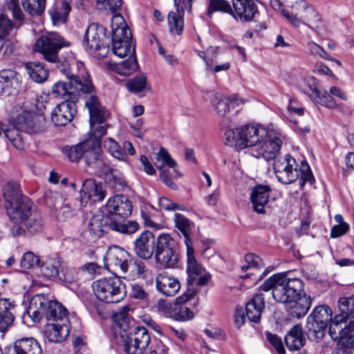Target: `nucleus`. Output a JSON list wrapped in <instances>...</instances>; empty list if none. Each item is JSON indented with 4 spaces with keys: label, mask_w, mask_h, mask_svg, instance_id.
I'll return each instance as SVG.
<instances>
[{
    "label": "nucleus",
    "mask_w": 354,
    "mask_h": 354,
    "mask_svg": "<svg viewBox=\"0 0 354 354\" xmlns=\"http://www.w3.org/2000/svg\"><path fill=\"white\" fill-rule=\"evenodd\" d=\"M14 24L8 17L0 14V40L5 39L13 30Z\"/></svg>",
    "instance_id": "nucleus-54"
},
{
    "label": "nucleus",
    "mask_w": 354,
    "mask_h": 354,
    "mask_svg": "<svg viewBox=\"0 0 354 354\" xmlns=\"http://www.w3.org/2000/svg\"><path fill=\"white\" fill-rule=\"evenodd\" d=\"M92 287L96 297L106 303H118L127 294L124 283L117 276L97 280L93 283Z\"/></svg>",
    "instance_id": "nucleus-8"
},
{
    "label": "nucleus",
    "mask_w": 354,
    "mask_h": 354,
    "mask_svg": "<svg viewBox=\"0 0 354 354\" xmlns=\"http://www.w3.org/2000/svg\"><path fill=\"white\" fill-rule=\"evenodd\" d=\"M51 301L44 294H37L31 298L27 313L35 323L39 322L45 317Z\"/></svg>",
    "instance_id": "nucleus-20"
},
{
    "label": "nucleus",
    "mask_w": 354,
    "mask_h": 354,
    "mask_svg": "<svg viewBox=\"0 0 354 354\" xmlns=\"http://www.w3.org/2000/svg\"><path fill=\"white\" fill-rule=\"evenodd\" d=\"M138 67V64L135 55L129 56L127 59L118 64L116 66V72L120 75L126 76L136 71Z\"/></svg>",
    "instance_id": "nucleus-47"
},
{
    "label": "nucleus",
    "mask_w": 354,
    "mask_h": 354,
    "mask_svg": "<svg viewBox=\"0 0 354 354\" xmlns=\"http://www.w3.org/2000/svg\"><path fill=\"white\" fill-rule=\"evenodd\" d=\"M350 310L335 316L329 325L328 333L337 345L352 351L354 348V317Z\"/></svg>",
    "instance_id": "nucleus-7"
},
{
    "label": "nucleus",
    "mask_w": 354,
    "mask_h": 354,
    "mask_svg": "<svg viewBox=\"0 0 354 354\" xmlns=\"http://www.w3.org/2000/svg\"><path fill=\"white\" fill-rule=\"evenodd\" d=\"M21 4L30 16H39L44 11L46 0H21Z\"/></svg>",
    "instance_id": "nucleus-45"
},
{
    "label": "nucleus",
    "mask_w": 354,
    "mask_h": 354,
    "mask_svg": "<svg viewBox=\"0 0 354 354\" xmlns=\"http://www.w3.org/2000/svg\"><path fill=\"white\" fill-rule=\"evenodd\" d=\"M195 295V290L188 288L182 296L176 299L171 313V317L179 321H187L194 317L193 312L187 307L183 306L185 302L191 299Z\"/></svg>",
    "instance_id": "nucleus-22"
},
{
    "label": "nucleus",
    "mask_w": 354,
    "mask_h": 354,
    "mask_svg": "<svg viewBox=\"0 0 354 354\" xmlns=\"http://www.w3.org/2000/svg\"><path fill=\"white\" fill-rule=\"evenodd\" d=\"M85 104L89 111L90 124L92 128L95 123L102 124L106 120L105 111L95 95H91Z\"/></svg>",
    "instance_id": "nucleus-32"
},
{
    "label": "nucleus",
    "mask_w": 354,
    "mask_h": 354,
    "mask_svg": "<svg viewBox=\"0 0 354 354\" xmlns=\"http://www.w3.org/2000/svg\"><path fill=\"white\" fill-rule=\"evenodd\" d=\"M304 283L298 278H287L281 273L274 274L260 286L263 291L272 290V297L279 303L287 305L299 299L303 292Z\"/></svg>",
    "instance_id": "nucleus-4"
},
{
    "label": "nucleus",
    "mask_w": 354,
    "mask_h": 354,
    "mask_svg": "<svg viewBox=\"0 0 354 354\" xmlns=\"http://www.w3.org/2000/svg\"><path fill=\"white\" fill-rule=\"evenodd\" d=\"M310 308V298H301L295 299L286 305V310L292 317L301 318L304 317Z\"/></svg>",
    "instance_id": "nucleus-38"
},
{
    "label": "nucleus",
    "mask_w": 354,
    "mask_h": 354,
    "mask_svg": "<svg viewBox=\"0 0 354 354\" xmlns=\"http://www.w3.org/2000/svg\"><path fill=\"white\" fill-rule=\"evenodd\" d=\"M267 140L257 149L258 156L266 160H275L283 142V136L278 131H266Z\"/></svg>",
    "instance_id": "nucleus-16"
},
{
    "label": "nucleus",
    "mask_w": 354,
    "mask_h": 354,
    "mask_svg": "<svg viewBox=\"0 0 354 354\" xmlns=\"http://www.w3.org/2000/svg\"><path fill=\"white\" fill-rule=\"evenodd\" d=\"M296 160L289 154L274 160L273 169L277 180L283 184H291L299 178L301 189L306 182L310 181V167L306 163L305 169H297Z\"/></svg>",
    "instance_id": "nucleus-5"
},
{
    "label": "nucleus",
    "mask_w": 354,
    "mask_h": 354,
    "mask_svg": "<svg viewBox=\"0 0 354 354\" xmlns=\"http://www.w3.org/2000/svg\"><path fill=\"white\" fill-rule=\"evenodd\" d=\"M339 312L345 313L350 310L351 316L354 317V295L349 298H340L338 301Z\"/></svg>",
    "instance_id": "nucleus-57"
},
{
    "label": "nucleus",
    "mask_w": 354,
    "mask_h": 354,
    "mask_svg": "<svg viewBox=\"0 0 354 354\" xmlns=\"http://www.w3.org/2000/svg\"><path fill=\"white\" fill-rule=\"evenodd\" d=\"M159 205L161 209L165 210H183L184 207L178 203H175L170 201L169 198L162 197L159 199Z\"/></svg>",
    "instance_id": "nucleus-62"
},
{
    "label": "nucleus",
    "mask_w": 354,
    "mask_h": 354,
    "mask_svg": "<svg viewBox=\"0 0 354 354\" xmlns=\"http://www.w3.org/2000/svg\"><path fill=\"white\" fill-rule=\"evenodd\" d=\"M26 70L32 81L41 83L48 78V71L40 62H28L25 65Z\"/></svg>",
    "instance_id": "nucleus-40"
},
{
    "label": "nucleus",
    "mask_w": 354,
    "mask_h": 354,
    "mask_svg": "<svg viewBox=\"0 0 354 354\" xmlns=\"http://www.w3.org/2000/svg\"><path fill=\"white\" fill-rule=\"evenodd\" d=\"M23 86L22 77L19 73L11 70L0 72V88H20Z\"/></svg>",
    "instance_id": "nucleus-37"
},
{
    "label": "nucleus",
    "mask_w": 354,
    "mask_h": 354,
    "mask_svg": "<svg viewBox=\"0 0 354 354\" xmlns=\"http://www.w3.org/2000/svg\"><path fill=\"white\" fill-rule=\"evenodd\" d=\"M245 260L247 263L246 266H243L241 270L243 271L247 270L248 269L258 268L261 266V259L259 256L254 254H248L245 257Z\"/></svg>",
    "instance_id": "nucleus-60"
},
{
    "label": "nucleus",
    "mask_w": 354,
    "mask_h": 354,
    "mask_svg": "<svg viewBox=\"0 0 354 354\" xmlns=\"http://www.w3.org/2000/svg\"><path fill=\"white\" fill-rule=\"evenodd\" d=\"M249 101L248 98L241 97L239 94L225 96L216 93L211 100V103L216 114L220 117L225 118L232 109L238 107Z\"/></svg>",
    "instance_id": "nucleus-13"
},
{
    "label": "nucleus",
    "mask_w": 354,
    "mask_h": 354,
    "mask_svg": "<svg viewBox=\"0 0 354 354\" xmlns=\"http://www.w3.org/2000/svg\"><path fill=\"white\" fill-rule=\"evenodd\" d=\"M40 260L37 255L32 252H25L20 261V266L22 269L28 270L39 265Z\"/></svg>",
    "instance_id": "nucleus-53"
},
{
    "label": "nucleus",
    "mask_w": 354,
    "mask_h": 354,
    "mask_svg": "<svg viewBox=\"0 0 354 354\" xmlns=\"http://www.w3.org/2000/svg\"><path fill=\"white\" fill-rule=\"evenodd\" d=\"M155 259L164 268H174L179 261L178 247L168 234H162L157 239Z\"/></svg>",
    "instance_id": "nucleus-10"
},
{
    "label": "nucleus",
    "mask_w": 354,
    "mask_h": 354,
    "mask_svg": "<svg viewBox=\"0 0 354 354\" xmlns=\"http://www.w3.org/2000/svg\"><path fill=\"white\" fill-rule=\"evenodd\" d=\"M157 242L154 234L149 230L142 232L134 241V252L140 259L148 260L153 256Z\"/></svg>",
    "instance_id": "nucleus-19"
},
{
    "label": "nucleus",
    "mask_w": 354,
    "mask_h": 354,
    "mask_svg": "<svg viewBox=\"0 0 354 354\" xmlns=\"http://www.w3.org/2000/svg\"><path fill=\"white\" fill-rule=\"evenodd\" d=\"M70 332L68 324L48 322L44 330L45 337L51 342H62Z\"/></svg>",
    "instance_id": "nucleus-30"
},
{
    "label": "nucleus",
    "mask_w": 354,
    "mask_h": 354,
    "mask_svg": "<svg viewBox=\"0 0 354 354\" xmlns=\"http://www.w3.org/2000/svg\"><path fill=\"white\" fill-rule=\"evenodd\" d=\"M106 196V192L101 184H97L93 179H86L80 190L81 203H87L92 200L93 202L102 201Z\"/></svg>",
    "instance_id": "nucleus-23"
},
{
    "label": "nucleus",
    "mask_w": 354,
    "mask_h": 354,
    "mask_svg": "<svg viewBox=\"0 0 354 354\" xmlns=\"http://www.w3.org/2000/svg\"><path fill=\"white\" fill-rule=\"evenodd\" d=\"M41 119L21 104L15 106L8 118V127L3 129L5 137L14 147L22 149L24 147V138L21 131L28 133L39 131Z\"/></svg>",
    "instance_id": "nucleus-3"
},
{
    "label": "nucleus",
    "mask_w": 354,
    "mask_h": 354,
    "mask_svg": "<svg viewBox=\"0 0 354 354\" xmlns=\"http://www.w3.org/2000/svg\"><path fill=\"white\" fill-rule=\"evenodd\" d=\"M193 0H174L176 12L168 14V26L171 34L181 35L184 29L185 10L191 12Z\"/></svg>",
    "instance_id": "nucleus-14"
},
{
    "label": "nucleus",
    "mask_w": 354,
    "mask_h": 354,
    "mask_svg": "<svg viewBox=\"0 0 354 354\" xmlns=\"http://www.w3.org/2000/svg\"><path fill=\"white\" fill-rule=\"evenodd\" d=\"M106 261L109 264L120 268L124 273L128 270L129 254L119 246L109 248L106 252Z\"/></svg>",
    "instance_id": "nucleus-27"
},
{
    "label": "nucleus",
    "mask_w": 354,
    "mask_h": 354,
    "mask_svg": "<svg viewBox=\"0 0 354 354\" xmlns=\"http://www.w3.org/2000/svg\"><path fill=\"white\" fill-rule=\"evenodd\" d=\"M223 12L232 16L233 9L230 3L225 0H209L207 15L212 17L214 12Z\"/></svg>",
    "instance_id": "nucleus-48"
},
{
    "label": "nucleus",
    "mask_w": 354,
    "mask_h": 354,
    "mask_svg": "<svg viewBox=\"0 0 354 354\" xmlns=\"http://www.w3.org/2000/svg\"><path fill=\"white\" fill-rule=\"evenodd\" d=\"M63 100L51 113V120L56 126H65L72 121L76 113L75 103L79 100L77 90H53Z\"/></svg>",
    "instance_id": "nucleus-9"
},
{
    "label": "nucleus",
    "mask_w": 354,
    "mask_h": 354,
    "mask_svg": "<svg viewBox=\"0 0 354 354\" xmlns=\"http://www.w3.org/2000/svg\"><path fill=\"white\" fill-rule=\"evenodd\" d=\"M15 305L9 301H0V331L6 330L12 325L15 316L13 310Z\"/></svg>",
    "instance_id": "nucleus-39"
},
{
    "label": "nucleus",
    "mask_w": 354,
    "mask_h": 354,
    "mask_svg": "<svg viewBox=\"0 0 354 354\" xmlns=\"http://www.w3.org/2000/svg\"><path fill=\"white\" fill-rule=\"evenodd\" d=\"M71 10V5L66 0L62 1L60 8H52L48 12L53 24L54 25H58L66 23Z\"/></svg>",
    "instance_id": "nucleus-41"
},
{
    "label": "nucleus",
    "mask_w": 354,
    "mask_h": 354,
    "mask_svg": "<svg viewBox=\"0 0 354 354\" xmlns=\"http://www.w3.org/2000/svg\"><path fill=\"white\" fill-rule=\"evenodd\" d=\"M187 272L188 275L187 283L189 286L194 285L196 277L203 273L202 266L198 263L194 257V249L193 247L187 248Z\"/></svg>",
    "instance_id": "nucleus-36"
},
{
    "label": "nucleus",
    "mask_w": 354,
    "mask_h": 354,
    "mask_svg": "<svg viewBox=\"0 0 354 354\" xmlns=\"http://www.w3.org/2000/svg\"><path fill=\"white\" fill-rule=\"evenodd\" d=\"M239 148L245 149L260 142L266 135V130L262 127L245 125L238 129Z\"/></svg>",
    "instance_id": "nucleus-17"
},
{
    "label": "nucleus",
    "mask_w": 354,
    "mask_h": 354,
    "mask_svg": "<svg viewBox=\"0 0 354 354\" xmlns=\"http://www.w3.org/2000/svg\"><path fill=\"white\" fill-rule=\"evenodd\" d=\"M110 219L102 213L93 215L88 221L87 227L90 235L94 238L100 237L107 228H109Z\"/></svg>",
    "instance_id": "nucleus-34"
},
{
    "label": "nucleus",
    "mask_w": 354,
    "mask_h": 354,
    "mask_svg": "<svg viewBox=\"0 0 354 354\" xmlns=\"http://www.w3.org/2000/svg\"><path fill=\"white\" fill-rule=\"evenodd\" d=\"M98 10H109L113 16H116L121 10L122 0H96Z\"/></svg>",
    "instance_id": "nucleus-50"
},
{
    "label": "nucleus",
    "mask_w": 354,
    "mask_h": 354,
    "mask_svg": "<svg viewBox=\"0 0 354 354\" xmlns=\"http://www.w3.org/2000/svg\"><path fill=\"white\" fill-rule=\"evenodd\" d=\"M151 338L143 326L133 329L124 339V350L127 354H158L155 351H146Z\"/></svg>",
    "instance_id": "nucleus-12"
},
{
    "label": "nucleus",
    "mask_w": 354,
    "mask_h": 354,
    "mask_svg": "<svg viewBox=\"0 0 354 354\" xmlns=\"http://www.w3.org/2000/svg\"><path fill=\"white\" fill-rule=\"evenodd\" d=\"M313 322H311V330L313 331L316 341L322 339L325 335V330L328 322H332V310L326 305H321L316 307L311 313Z\"/></svg>",
    "instance_id": "nucleus-15"
},
{
    "label": "nucleus",
    "mask_w": 354,
    "mask_h": 354,
    "mask_svg": "<svg viewBox=\"0 0 354 354\" xmlns=\"http://www.w3.org/2000/svg\"><path fill=\"white\" fill-rule=\"evenodd\" d=\"M83 158L88 165L100 167L103 164L101 145L99 140L97 138L86 139Z\"/></svg>",
    "instance_id": "nucleus-26"
},
{
    "label": "nucleus",
    "mask_w": 354,
    "mask_h": 354,
    "mask_svg": "<svg viewBox=\"0 0 354 354\" xmlns=\"http://www.w3.org/2000/svg\"><path fill=\"white\" fill-rule=\"evenodd\" d=\"M174 226L185 238L186 248L193 247L191 239L194 223L190 219L180 213H176L174 217Z\"/></svg>",
    "instance_id": "nucleus-33"
},
{
    "label": "nucleus",
    "mask_w": 354,
    "mask_h": 354,
    "mask_svg": "<svg viewBox=\"0 0 354 354\" xmlns=\"http://www.w3.org/2000/svg\"><path fill=\"white\" fill-rule=\"evenodd\" d=\"M4 354H42L38 342L32 337L17 339L12 345L5 349Z\"/></svg>",
    "instance_id": "nucleus-21"
},
{
    "label": "nucleus",
    "mask_w": 354,
    "mask_h": 354,
    "mask_svg": "<svg viewBox=\"0 0 354 354\" xmlns=\"http://www.w3.org/2000/svg\"><path fill=\"white\" fill-rule=\"evenodd\" d=\"M106 180L108 185L115 192L121 191L125 186V180L117 171L108 168L106 171Z\"/></svg>",
    "instance_id": "nucleus-44"
},
{
    "label": "nucleus",
    "mask_w": 354,
    "mask_h": 354,
    "mask_svg": "<svg viewBox=\"0 0 354 354\" xmlns=\"http://www.w3.org/2000/svg\"><path fill=\"white\" fill-rule=\"evenodd\" d=\"M106 209L110 215H118L124 218L131 215L132 205L126 196L115 195L109 199Z\"/></svg>",
    "instance_id": "nucleus-24"
},
{
    "label": "nucleus",
    "mask_w": 354,
    "mask_h": 354,
    "mask_svg": "<svg viewBox=\"0 0 354 354\" xmlns=\"http://www.w3.org/2000/svg\"><path fill=\"white\" fill-rule=\"evenodd\" d=\"M264 308L265 302L263 295H255L245 306L246 316L249 321L254 323H259Z\"/></svg>",
    "instance_id": "nucleus-31"
},
{
    "label": "nucleus",
    "mask_w": 354,
    "mask_h": 354,
    "mask_svg": "<svg viewBox=\"0 0 354 354\" xmlns=\"http://www.w3.org/2000/svg\"><path fill=\"white\" fill-rule=\"evenodd\" d=\"M285 344L288 350L296 351L300 350L306 343L304 331L300 324L292 327L284 337Z\"/></svg>",
    "instance_id": "nucleus-29"
},
{
    "label": "nucleus",
    "mask_w": 354,
    "mask_h": 354,
    "mask_svg": "<svg viewBox=\"0 0 354 354\" xmlns=\"http://www.w3.org/2000/svg\"><path fill=\"white\" fill-rule=\"evenodd\" d=\"M62 259L59 257L50 258L41 267L43 274L48 277H57Z\"/></svg>",
    "instance_id": "nucleus-46"
},
{
    "label": "nucleus",
    "mask_w": 354,
    "mask_h": 354,
    "mask_svg": "<svg viewBox=\"0 0 354 354\" xmlns=\"http://www.w3.org/2000/svg\"><path fill=\"white\" fill-rule=\"evenodd\" d=\"M4 196L8 205L7 214L15 223H22L32 212V202L26 196L20 194L17 187L8 185L4 189Z\"/></svg>",
    "instance_id": "nucleus-6"
},
{
    "label": "nucleus",
    "mask_w": 354,
    "mask_h": 354,
    "mask_svg": "<svg viewBox=\"0 0 354 354\" xmlns=\"http://www.w3.org/2000/svg\"><path fill=\"white\" fill-rule=\"evenodd\" d=\"M315 93V101L323 106L332 108L336 105V102L330 90H313Z\"/></svg>",
    "instance_id": "nucleus-51"
},
{
    "label": "nucleus",
    "mask_w": 354,
    "mask_h": 354,
    "mask_svg": "<svg viewBox=\"0 0 354 354\" xmlns=\"http://www.w3.org/2000/svg\"><path fill=\"white\" fill-rule=\"evenodd\" d=\"M57 277L62 281L71 283L75 280V272L74 270L62 260V266L59 267V274H57Z\"/></svg>",
    "instance_id": "nucleus-55"
},
{
    "label": "nucleus",
    "mask_w": 354,
    "mask_h": 354,
    "mask_svg": "<svg viewBox=\"0 0 354 354\" xmlns=\"http://www.w3.org/2000/svg\"><path fill=\"white\" fill-rule=\"evenodd\" d=\"M105 145H106L109 151L115 158L119 160L124 159V154L122 153L120 147L114 140L109 138L105 141Z\"/></svg>",
    "instance_id": "nucleus-58"
},
{
    "label": "nucleus",
    "mask_w": 354,
    "mask_h": 354,
    "mask_svg": "<svg viewBox=\"0 0 354 354\" xmlns=\"http://www.w3.org/2000/svg\"><path fill=\"white\" fill-rule=\"evenodd\" d=\"M313 15V20L311 21V30L317 33L321 38H326L328 36L326 26L322 19L320 15L316 11L311 10V15Z\"/></svg>",
    "instance_id": "nucleus-49"
},
{
    "label": "nucleus",
    "mask_w": 354,
    "mask_h": 354,
    "mask_svg": "<svg viewBox=\"0 0 354 354\" xmlns=\"http://www.w3.org/2000/svg\"><path fill=\"white\" fill-rule=\"evenodd\" d=\"M225 139L226 144L232 145L234 143H236L239 147L238 129H229L226 130L225 133Z\"/></svg>",
    "instance_id": "nucleus-64"
},
{
    "label": "nucleus",
    "mask_w": 354,
    "mask_h": 354,
    "mask_svg": "<svg viewBox=\"0 0 354 354\" xmlns=\"http://www.w3.org/2000/svg\"><path fill=\"white\" fill-rule=\"evenodd\" d=\"M44 199L46 205L50 207H55L57 201L61 200L59 194L55 192L48 190L44 194Z\"/></svg>",
    "instance_id": "nucleus-61"
},
{
    "label": "nucleus",
    "mask_w": 354,
    "mask_h": 354,
    "mask_svg": "<svg viewBox=\"0 0 354 354\" xmlns=\"http://www.w3.org/2000/svg\"><path fill=\"white\" fill-rule=\"evenodd\" d=\"M109 229L117 232L130 235L136 232L139 229V224L136 221H127L118 222L110 221L109 223Z\"/></svg>",
    "instance_id": "nucleus-42"
},
{
    "label": "nucleus",
    "mask_w": 354,
    "mask_h": 354,
    "mask_svg": "<svg viewBox=\"0 0 354 354\" xmlns=\"http://www.w3.org/2000/svg\"><path fill=\"white\" fill-rule=\"evenodd\" d=\"M156 286L158 292L167 297L174 296L180 288L178 279L166 272L159 273L156 276Z\"/></svg>",
    "instance_id": "nucleus-25"
},
{
    "label": "nucleus",
    "mask_w": 354,
    "mask_h": 354,
    "mask_svg": "<svg viewBox=\"0 0 354 354\" xmlns=\"http://www.w3.org/2000/svg\"><path fill=\"white\" fill-rule=\"evenodd\" d=\"M268 341L274 346L278 354H285L286 350L281 339L276 334L266 332Z\"/></svg>",
    "instance_id": "nucleus-56"
},
{
    "label": "nucleus",
    "mask_w": 354,
    "mask_h": 354,
    "mask_svg": "<svg viewBox=\"0 0 354 354\" xmlns=\"http://www.w3.org/2000/svg\"><path fill=\"white\" fill-rule=\"evenodd\" d=\"M153 163L160 171V179L171 189H177L178 186L172 180V178L179 176L176 169L177 162L171 157L167 149L160 147L156 154Z\"/></svg>",
    "instance_id": "nucleus-11"
},
{
    "label": "nucleus",
    "mask_w": 354,
    "mask_h": 354,
    "mask_svg": "<svg viewBox=\"0 0 354 354\" xmlns=\"http://www.w3.org/2000/svg\"><path fill=\"white\" fill-rule=\"evenodd\" d=\"M86 140L68 148L65 149V153L72 162H78L84 156Z\"/></svg>",
    "instance_id": "nucleus-52"
},
{
    "label": "nucleus",
    "mask_w": 354,
    "mask_h": 354,
    "mask_svg": "<svg viewBox=\"0 0 354 354\" xmlns=\"http://www.w3.org/2000/svg\"><path fill=\"white\" fill-rule=\"evenodd\" d=\"M22 223H24L26 232L30 234H39L44 229L41 216L37 211L32 212Z\"/></svg>",
    "instance_id": "nucleus-43"
},
{
    "label": "nucleus",
    "mask_w": 354,
    "mask_h": 354,
    "mask_svg": "<svg viewBox=\"0 0 354 354\" xmlns=\"http://www.w3.org/2000/svg\"><path fill=\"white\" fill-rule=\"evenodd\" d=\"M106 29L97 23L91 24L86 28L82 40L84 50L93 57L100 59L106 56L111 42L112 52L119 57L136 55L132 44L131 32L126 25L113 29L111 37Z\"/></svg>",
    "instance_id": "nucleus-1"
},
{
    "label": "nucleus",
    "mask_w": 354,
    "mask_h": 354,
    "mask_svg": "<svg viewBox=\"0 0 354 354\" xmlns=\"http://www.w3.org/2000/svg\"><path fill=\"white\" fill-rule=\"evenodd\" d=\"M70 43L65 41L64 38L57 32H51L46 36L39 37L35 44V48L42 53L44 58L56 64L57 70L64 75L68 79V84L73 88H95L91 76L85 73L84 75H75L70 73V66L67 60L58 59L57 53L64 46H68Z\"/></svg>",
    "instance_id": "nucleus-2"
},
{
    "label": "nucleus",
    "mask_w": 354,
    "mask_h": 354,
    "mask_svg": "<svg viewBox=\"0 0 354 354\" xmlns=\"http://www.w3.org/2000/svg\"><path fill=\"white\" fill-rule=\"evenodd\" d=\"M131 295L133 298L142 301H147L149 297L148 293L141 286L138 284L132 286Z\"/></svg>",
    "instance_id": "nucleus-63"
},
{
    "label": "nucleus",
    "mask_w": 354,
    "mask_h": 354,
    "mask_svg": "<svg viewBox=\"0 0 354 354\" xmlns=\"http://www.w3.org/2000/svg\"><path fill=\"white\" fill-rule=\"evenodd\" d=\"M127 88H146L147 77L144 75L136 76L125 82Z\"/></svg>",
    "instance_id": "nucleus-59"
},
{
    "label": "nucleus",
    "mask_w": 354,
    "mask_h": 354,
    "mask_svg": "<svg viewBox=\"0 0 354 354\" xmlns=\"http://www.w3.org/2000/svg\"><path fill=\"white\" fill-rule=\"evenodd\" d=\"M45 318L50 323L68 324L67 310L57 301L52 300Z\"/></svg>",
    "instance_id": "nucleus-35"
},
{
    "label": "nucleus",
    "mask_w": 354,
    "mask_h": 354,
    "mask_svg": "<svg viewBox=\"0 0 354 354\" xmlns=\"http://www.w3.org/2000/svg\"><path fill=\"white\" fill-rule=\"evenodd\" d=\"M271 189L268 185H259L254 187L251 193V202L254 210L259 214L265 212Z\"/></svg>",
    "instance_id": "nucleus-28"
},
{
    "label": "nucleus",
    "mask_w": 354,
    "mask_h": 354,
    "mask_svg": "<svg viewBox=\"0 0 354 354\" xmlns=\"http://www.w3.org/2000/svg\"><path fill=\"white\" fill-rule=\"evenodd\" d=\"M233 12L232 17L242 22H250L259 14L254 0H232Z\"/></svg>",
    "instance_id": "nucleus-18"
}]
</instances>
